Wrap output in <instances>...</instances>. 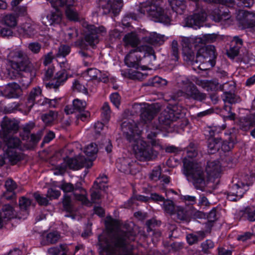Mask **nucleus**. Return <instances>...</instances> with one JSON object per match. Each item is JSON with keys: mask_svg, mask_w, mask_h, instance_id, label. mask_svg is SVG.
Masks as SVG:
<instances>
[{"mask_svg": "<svg viewBox=\"0 0 255 255\" xmlns=\"http://www.w3.org/2000/svg\"><path fill=\"white\" fill-rule=\"evenodd\" d=\"M139 106L141 107L140 122L144 124L149 123L155 116L157 111L155 107L148 104L143 103L138 104L135 103L133 108H137Z\"/></svg>", "mask_w": 255, "mask_h": 255, "instance_id": "nucleus-13", "label": "nucleus"}, {"mask_svg": "<svg viewBox=\"0 0 255 255\" xmlns=\"http://www.w3.org/2000/svg\"><path fill=\"white\" fill-rule=\"evenodd\" d=\"M202 251L205 253L208 254V251L214 247V243L210 240H207L201 244Z\"/></svg>", "mask_w": 255, "mask_h": 255, "instance_id": "nucleus-61", "label": "nucleus"}, {"mask_svg": "<svg viewBox=\"0 0 255 255\" xmlns=\"http://www.w3.org/2000/svg\"><path fill=\"white\" fill-rule=\"evenodd\" d=\"M61 20L62 14L58 10L50 12L46 16L45 19L43 18V22L46 25L57 24L60 23Z\"/></svg>", "mask_w": 255, "mask_h": 255, "instance_id": "nucleus-29", "label": "nucleus"}, {"mask_svg": "<svg viewBox=\"0 0 255 255\" xmlns=\"http://www.w3.org/2000/svg\"><path fill=\"white\" fill-rule=\"evenodd\" d=\"M68 247L67 245H61L58 247L51 248L48 250V253L51 255H57L61 251L63 252L62 255H69Z\"/></svg>", "mask_w": 255, "mask_h": 255, "instance_id": "nucleus-48", "label": "nucleus"}, {"mask_svg": "<svg viewBox=\"0 0 255 255\" xmlns=\"http://www.w3.org/2000/svg\"><path fill=\"white\" fill-rule=\"evenodd\" d=\"M207 13L204 10L187 17L184 19V26L197 29L202 26L207 18Z\"/></svg>", "mask_w": 255, "mask_h": 255, "instance_id": "nucleus-15", "label": "nucleus"}, {"mask_svg": "<svg viewBox=\"0 0 255 255\" xmlns=\"http://www.w3.org/2000/svg\"><path fill=\"white\" fill-rule=\"evenodd\" d=\"M7 60L8 65L16 72L25 71L28 69L29 59L22 50L15 49L11 51L7 56Z\"/></svg>", "mask_w": 255, "mask_h": 255, "instance_id": "nucleus-6", "label": "nucleus"}, {"mask_svg": "<svg viewBox=\"0 0 255 255\" xmlns=\"http://www.w3.org/2000/svg\"><path fill=\"white\" fill-rule=\"evenodd\" d=\"M141 46L143 47L142 50V53H143V58L142 59L143 63L151 66L154 65L156 56L152 47L147 45H141Z\"/></svg>", "mask_w": 255, "mask_h": 255, "instance_id": "nucleus-25", "label": "nucleus"}, {"mask_svg": "<svg viewBox=\"0 0 255 255\" xmlns=\"http://www.w3.org/2000/svg\"><path fill=\"white\" fill-rule=\"evenodd\" d=\"M14 212V210L11 206L5 204L3 206L2 211L0 213L3 218L9 219L15 216Z\"/></svg>", "mask_w": 255, "mask_h": 255, "instance_id": "nucleus-43", "label": "nucleus"}, {"mask_svg": "<svg viewBox=\"0 0 255 255\" xmlns=\"http://www.w3.org/2000/svg\"><path fill=\"white\" fill-rule=\"evenodd\" d=\"M73 3H74V2ZM73 5V4L69 6L66 5L67 6V8L65 11L66 15L67 18L70 20L78 21L79 19L78 13L73 8L70 7Z\"/></svg>", "mask_w": 255, "mask_h": 255, "instance_id": "nucleus-46", "label": "nucleus"}, {"mask_svg": "<svg viewBox=\"0 0 255 255\" xmlns=\"http://www.w3.org/2000/svg\"><path fill=\"white\" fill-rule=\"evenodd\" d=\"M34 197L38 203L41 206H46L48 204L49 201L46 197L40 195L38 193L34 194Z\"/></svg>", "mask_w": 255, "mask_h": 255, "instance_id": "nucleus-60", "label": "nucleus"}, {"mask_svg": "<svg viewBox=\"0 0 255 255\" xmlns=\"http://www.w3.org/2000/svg\"><path fill=\"white\" fill-rule=\"evenodd\" d=\"M111 111L109 104L107 102L104 103L101 108V116L102 120L108 122L111 118Z\"/></svg>", "mask_w": 255, "mask_h": 255, "instance_id": "nucleus-44", "label": "nucleus"}, {"mask_svg": "<svg viewBox=\"0 0 255 255\" xmlns=\"http://www.w3.org/2000/svg\"><path fill=\"white\" fill-rule=\"evenodd\" d=\"M211 18L216 22L227 21L229 24L233 21L231 14L229 11H222L219 8L212 10L210 15Z\"/></svg>", "mask_w": 255, "mask_h": 255, "instance_id": "nucleus-20", "label": "nucleus"}, {"mask_svg": "<svg viewBox=\"0 0 255 255\" xmlns=\"http://www.w3.org/2000/svg\"><path fill=\"white\" fill-rule=\"evenodd\" d=\"M73 107L72 108L69 106H66L65 108V112L67 114H72L75 110L80 112L84 110L86 107V103L78 99H76L73 101Z\"/></svg>", "mask_w": 255, "mask_h": 255, "instance_id": "nucleus-31", "label": "nucleus"}, {"mask_svg": "<svg viewBox=\"0 0 255 255\" xmlns=\"http://www.w3.org/2000/svg\"><path fill=\"white\" fill-rule=\"evenodd\" d=\"M142 39L144 42L151 44H161L163 42L162 37L155 32L149 33L148 35L143 37Z\"/></svg>", "mask_w": 255, "mask_h": 255, "instance_id": "nucleus-37", "label": "nucleus"}, {"mask_svg": "<svg viewBox=\"0 0 255 255\" xmlns=\"http://www.w3.org/2000/svg\"><path fill=\"white\" fill-rule=\"evenodd\" d=\"M60 236L57 232H52L46 236V241L49 244H55L59 239Z\"/></svg>", "mask_w": 255, "mask_h": 255, "instance_id": "nucleus-58", "label": "nucleus"}, {"mask_svg": "<svg viewBox=\"0 0 255 255\" xmlns=\"http://www.w3.org/2000/svg\"><path fill=\"white\" fill-rule=\"evenodd\" d=\"M3 143L7 146V149H16L19 147L20 145V139L13 135V134L6 135V140H4L3 138H0Z\"/></svg>", "mask_w": 255, "mask_h": 255, "instance_id": "nucleus-32", "label": "nucleus"}, {"mask_svg": "<svg viewBox=\"0 0 255 255\" xmlns=\"http://www.w3.org/2000/svg\"><path fill=\"white\" fill-rule=\"evenodd\" d=\"M21 93L20 86L13 83L8 84L1 92V94L7 98H17L21 95Z\"/></svg>", "mask_w": 255, "mask_h": 255, "instance_id": "nucleus-21", "label": "nucleus"}, {"mask_svg": "<svg viewBox=\"0 0 255 255\" xmlns=\"http://www.w3.org/2000/svg\"><path fill=\"white\" fill-rule=\"evenodd\" d=\"M224 83L227 84V86L226 87L227 90H224L225 92H224V94L222 96L223 101L225 103H228L230 104H235L239 102L240 101V99L238 96L232 93L228 92L226 91L229 89L228 87V86L230 87L231 90H233L234 88V86L231 84L229 85L227 81L224 82Z\"/></svg>", "mask_w": 255, "mask_h": 255, "instance_id": "nucleus-30", "label": "nucleus"}, {"mask_svg": "<svg viewBox=\"0 0 255 255\" xmlns=\"http://www.w3.org/2000/svg\"><path fill=\"white\" fill-rule=\"evenodd\" d=\"M195 82L197 85L206 89L207 91L217 90L218 89L221 90H227L226 88L227 84L224 83V82L222 81H221L220 84L218 82L214 81L197 79Z\"/></svg>", "mask_w": 255, "mask_h": 255, "instance_id": "nucleus-19", "label": "nucleus"}, {"mask_svg": "<svg viewBox=\"0 0 255 255\" xmlns=\"http://www.w3.org/2000/svg\"><path fill=\"white\" fill-rule=\"evenodd\" d=\"M175 213L176 214L177 219L181 221H187L191 216L189 211L181 206L176 207Z\"/></svg>", "mask_w": 255, "mask_h": 255, "instance_id": "nucleus-42", "label": "nucleus"}, {"mask_svg": "<svg viewBox=\"0 0 255 255\" xmlns=\"http://www.w3.org/2000/svg\"><path fill=\"white\" fill-rule=\"evenodd\" d=\"M99 253L101 255H133L128 246L134 237L130 233L118 231L113 237L111 235L99 236Z\"/></svg>", "mask_w": 255, "mask_h": 255, "instance_id": "nucleus-2", "label": "nucleus"}, {"mask_svg": "<svg viewBox=\"0 0 255 255\" xmlns=\"http://www.w3.org/2000/svg\"><path fill=\"white\" fill-rule=\"evenodd\" d=\"M177 84L180 89L176 93L177 97H183L187 99L199 101H202L206 98V94L201 93L188 77H181L178 80Z\"/></svg>", "mask_w": 255, "mask_h": 255, "instance_id": "nucleus-5", "label": "nucleus"}, {"mask_svg": "<svg viewBox=\"0 0 255 255\" xmlns=\"http://www.w3.org/2000/svg\"><path fill=\"white\" fill-rule=\"evenodd\" d=\"M38 26L35 24L26 22L24 23L21 28L25 35L29 37L34 36L37 33Z\"/></svg>", "mask_w": 255, "mask_h": 255, "instance_id": "nucleus-36", "label": "nucleus"}, {"mask_svg": "<svg viewBox=\"0 0 255 255\" xmlns=\"http://www.w3.org/2000/svg\"><path fill=\"white\" fill-rule=\"evenodd\" d=\"M2 22L3 24L9 28L15 27L17 24L16 16L12 14L9 13L5 15L2 18Z\"/></svg>", "mask_w": 255, "mask_h": 255, "instance_id": "nucleus-40", "label": "nucleus"}, {"mask_svg": "<svg viewBox=\"0 0 255 255\" xmlns=\"http://www.w3.org/2000/svg\"><path fill=\"white\" fill-rule=\"evenodd\" d=\"M143 48V46L139 45L128 52L125 58V63L127 66L135 69L139 67L142 61V57L140 54L142 53Z\"/></svg>", "mask_w": 255, "mask_h": 255, "instance_id": "nucleus-12", "label": "nucleus"}, {"mask_svg": "<svg viewBox=\"0 0 255 255\" xmlns=\"http://www.w3.org/2000/svg\"><path fill=\"white\" fill-rule=\"evenodd\" d=\"M58 116V113L56 111H50L47 113L41 116V119L43 123L47 126H51Z\"/></svg>", "mask_w": 255, "mask_h": 255, "instance_id": "nucleus-38", "label": "nucleus"}, {"mask_svg": "<svg viewBox=\"0 0 255 255\" xmlns=\"http://www.w3.org/2000/svg\"><path fill=\"white\" fill-rule=\"evenodd\" d=\"M60 191L54 188H50L47 192V197L49 200L57 199L60 195Z\"/></svg>", "mask_w": 255, "mask_h": 255, "instance_id": "nucleus-59", "label": "nucleus"}, {"mask_svg": "<svg viewBox=\"0 0 255 255\" xmlns=\"http://www.w3.org/2000/svg\"><path fill=\"white\" fill-rule=\"evenodd\" d=\"M83 25L86 28L85 41L92 47L97 44L99 42V37L104 35L107 32L106 28L103 26H97L87 23H84Z\"/></svg>", "mask_w": 255, "mask_h": 255, "instance_id": "nucleus-7", "label": "nucleus"}, {"mask_svg": "<svg viewBox=\"0 0 255 255\" xmlns=\"http://www.w3.org/2000/svg\"><path fill=\"white\" fill-rule=\"evenodd\" d=\"M116 166L120 171L132 175L138 173L140 169V166L137 163L129 157H120L117 159Z\"/></svg>", "mask_w": 255, "mask_h": 255, "instance_id": "nucleus-9", "label": "nucleus"}, {"mask_svg": "<svg viewBox=\"0 0 255 255\" xmlns=\"http://www.w3.org/2000/svg\"><path fill=\"white\" fill-rule=\"evenodd\" d=\"M28 49L34 54L38 53L41 48V45L38 42L30 43L28 45Z\"/></svg>", "mask_w": 255, "mask_h": 255, "instance_id": "nucleus-62", "label": "nucleus"}, {"mask_svg": "<svg viewBox=\"0 0 255 255\" xmlns=\"http://www.w3.org/2000/svg\"><path fill=\"white\" fill-rule=\"evenodd\" d=\"M106 226L110 232L117 230L119 228V222L112 218L107 219L106 221Z\"/></svg>", "mask_w": 255, "mask_h": 255, "instance_id": "nucleus-52", "label": "nucleus"}, {"mask_svg": "<svg viewBox=\"0 0 255 255\" xmlns=\"http://www.w3.org/2000/svg\"><path fill=\"white\" fill-rule=\"evenodd\" d=\"M245 217L250 222L255 221V209L246 208L244 211Z\"/></svg>", "mask_w": 255, "mask_h": 255, "instance_id": "nucleus-56", "label": "nucleus"}, {"mask_svg": "<svg viewBox=\"0 0 255 255\" xmlns=\"http://www.w3.org/2000/svg\"><path fill=\"white\" fill-rule=\"evenodd\" d=\"M221 171V166L219 161H214L207 163L206 171L209 178H218Z\"/></svg>", "mask_w": 255, "mask_h": 255, "instance_id": "nucleus-27", "label": "nucleus"}, {"mask_svg": "<svg viewBox=\"0 0 255 255\" xmlns=\"http://www.w3.org/2000/svg\"><path fill=\"white\" fill-rule=\"evenodd\" d=\"M70 52V47L66 45H62L59 46L58 51L57 54V57L62 56L65 57Z\"/></svg>", "mask_w": 255, "mask_h": 255, "instance_id": "nucleus-57", "label": "nucleus"}, {"mask_svg": "<svg viewBox=\"0 0 255 255\" xmlns=\"http://www.w3.org/2000/svg\"><path fill=\"white\" fill-rule=\"evenodd\" d=\"M183 54L184 56H187V60L192 61V65L194 66V69L196 70V68L201 70H205L210 67H212L211 65V62H198L197 64H194L195 61L194 60V52L190 49H188L186 51V48L183 49Z\"/></svg>", "mask_w": 255, "mask_h": 255, "instance_id": "nucleus-24", "label": "nucleus"}, {"mask_svg": "<svg viewBox=\"0 0 255 255\" xmlns=\"http://www.w3.org/2000/svg\"><path fill=\"white\" fill-rule=\"evenodd\" d=\"M5 155L8 161L12 165L16 164L21 159V156L16 152V149H6Z\"/></svg>", "mask_w": 255, "mask_h": 255, "instance_id": "nucleus-41", "label": "nucleus"}, {"mask_svg": "<svg viewBox=\"0 0 255 255\" xmlns=\"http://www.w3.org/2000/svg\"><path fill=\"white\" fill-rule=\"evenodd\" d=\"M222 140L220 138L209 137L208 140V152L213 154L220 148Z\"/></svg>", "mask_w": 255, "mask_h": 255, "instance_id": "nucleus-35", "label": "nucleus"}, {"mask_svg": "<svg viewBox=\"0 0 255 255\" xmlns=\"http://www.w3.org/2000/svg\"><path fill=\"white\" fill-rule=\"evenodd\" d=\"M140 124L137 125L132 120H128L122 123V130L127 139L130 142H133V149L136 158L140 161H148L154 158L157 152L154 149V147L162 149L159 140L156 139L157 134L160 130L158 128L148 127L146 130L147 138L152 147L145 141L140 138L139 134L140 129Z\"/></svg>", "mask_w": 255, "mask_h": 255, "instance_id": "nucleus-1", "label": "nucleus"}, {"mask_svg": "<svg viewBox=\"0 0 255 255\" xmlns=\"http://www.w3.org/2000/svg\"><path fill=\"white\" fill-rule=\"evenodd\" d=\"M41 92V89L39 87L34 88L31 91L26 103L28 111L30 110L34 105L36 98L40 96Z\"/></svg>", "mask_w": 255, "mask_h": 255, "instance_id": "nucleus-34", "label": "nucleus"}, {"mask_svg": "<svg viewBox=\"0 0 255 255\" xmlns=\"http://www.w3.org/2000/svg\"><path fill=\"white\" fill-rule=\"evenodd\" d=\"M123 45L125 47L136 48L140 43V39L135 32H130L125 34L123 38Z\"/></svg>", "mask_w": 255, "mask_h": 255, "instance_id": "nucleus-22", "label": "nucleus"}, {"mask_svg": "<svg viewBox=\"0 0 255 255\" xmlns=\"http://www.w3.org/2000/svg\"><path fill=\"white\" fill-rule=\"evenodd\" d=\"M73 194L76 200L81 202L83 204L88 205L89 201L87 198L86 190L81 186L80 182H77L74 186Z\"/></svg>", "mask_w": 255, "mask_h": 255, "instance_id": "nucleus-26", "label": "nucleus"}, {"mask_svg": "<svg viewBox=\"0 0 255 255\" xmlns=\"http://www.w3.org/2000/svg\"><path fill=\"white\" fill-rule=\"evenodd\" d=\"M205 237V233L203 231H200L196 233L187 235L186 240L190 245H192L197 243L198 241L202 240Z\"/></svg>", "mask_w": 255, "mask_h": 255, "instance_id": "nucleus-39", "label": "nucleus"}, {"mask_svg": "<svg viewBox=\"0 0 255 255\" xmlns=\"http://www.w3.org/2000/svg\"><path fill=\"white\" fill-rule=\"evenodd\" d=\"M65 161L68 167L74 170H78L83 167H90L92 165L90 160L82 156L74 158H67Z\"/></svg>", "mask_w": 255, "mask_h": 255, "instance_id": "nucleus-18", "label": "nucleus"}, {"mask_svg": "<svg viewBox=\"0 0 255 255\" xmlns=\"http://www.w3.org/2000/svg\"><path fill=\"white\" fill-rule=\"evenodd\" d=\"M163 209L164 211L169 215L175 214L176 207L173 202L170 200H167L163 201Z\"/></svg>", "mask_w": 255, "mask_h": 255, "instance_id": "nucleus-47", "label": "nucleus"}, {"mask_svg": "<svg viewBox=\"0 0 255 255\" xmlns=\"http://www.w3.org/2000/svg\"><path fill=\"white\" fill-rule=\"evenodd\" d=\"M84 80L83 78L75 80L73 82L72 89L74 91L82 93L85 94H88L87 88L92 84V81H89L87 84V87L84 85Z\"/></svg>", "mask_w": 255, "mask_h": 255, "instance_id": "nucleus-33", "label": "nucleus"}, {"mask_svg": "<svg viewBox=\"0 0 255 255\" xmlns=\"http://www.w3.org/2000/svg\"><path fill=\"white\" fill-rule=\"evenodd\" d=\"M31 200L25 197H22L19 200V206L22 211H26L31 205Z\"/></svg>", "mask_w": 255, "mask_h": 255, "instance_id": "nucleus-54", "label": "nucleus"}, {"mask_svg": "<svg viewBox=\"0 0 255 255\" xmlns=\"http://www.w3.org/2000/svg\"><path fill=\"white\" fill-rule=\"evenodd\" d=\"M183 172L196 189L204 191L206 186L205 175L201 164L185 158Z\"/></svg>", "mask_w": 255, "mask_h": 255, "instance_id": "nucleus-3", "label": "nucleus"}, {"mask_svg": "<svg viewBox=\"0 0 255 255\" xmlns=\"http://www.w3.org/2000/svg\"><path fill=\"white\" fill-rule=\"evenodd\" d=\"M237 19L243 28L255 25V14L252 12L240 11L237 15Z\"/></svg>", "mask_w": 255, "mask_h": 255, "instance_id": "nucleus-17", "label": "nucleus"}, {"mask_svg": "<svg viewBox=\"0 0 255 255\" xmlns=\"http://www.w3.org/2000/svg\"><path fill=\"white\" fill-rule=\"evenodd\" d=\"M107 177L103 176L101 178H98L95 182L93 189L92 190L91 196V200L93 203H97L101 198V194L99 189H102L104 186L102 183H107Z\"/></svg>", "mask_w": 255, "mask_h": 255, "instance_id": "nucleus-23", "label": "nucleus"}, {"mask_svg": "<svg viewBox=\"0 0 255 255\" xmlns=\"http://www.w3.org/2000/svg\"><path fill=\"white\" fill-rule=\"evenodd\" d=\"M234 144V142L231 140L222 141L220 148L225 152L229 151L233 148Z\"/></svg>", "mask_w": 255, "mask_h": 255, "instance_id": "nucleus-64", "label": "nucleus"}, {"mask_svg": "<svg viewBox=\"0 0 255 255\" xmlns=\"http://www.w3.org/2000/svg\"><path fill=\"white\" fill-rule=\"evenodd\" d=\"M248 189V185L241 181H238L231 187L227 196L230 201H237L241 199Z\"/></svg>", "mask_w": 255, "mask_h": 255, "instance_id": "nucleus-16", "label": "nucleus"}, {"mask_svg": "<svg viewBox=\"0 0 255 255\" xmlns=\"http://www.w3.org/2000/svg\"><path fill=\"white\" fill-rule=\"evenodd\" d=\"M1 130L0 131V138L6 140V136L17 132L19 128L18 122L14 119L4 117L0 124Z\"/></svg>", "mask_w": 255, "mask_h": 255, "instance_id": "nucleus-10", "label": "nucleus"}, {"mask_svg": "<svg viewBox=\"0 0 255 255\" xmlns=\"http://www.w3.org/2000/svg\"><path fill=\"white\" fill-rule=\"evenodd\" d=\"M171 56L172 60L177 61L179 58V49L177 41L173 40L171 44Z\"/></svg>", "mask_w": 255, "mask_h": 255, "instance_id": "nucleus-53", "label": "nucleus"}, {"mask_svg": "<svg viewBox=\"0 0 255 255\" xmlns=\"http://www.w3.org/2000/svg\"><path fill=\"white\" fill-rule=\"evenodd\" d=\"M100 74L101 72L96 68H90L86 71V74L91 79H98Z\"/></svg>", "mask_w": 255, "mask_h": 255, "instance_id": "nucleus-63", "label": "nucleus"}, {"mask_svg": "<svg viewBox=\"0 0 255 255\" xmlns=\"http://www.w3.org/2000/svg\"><path fill=\"white\" fill-rule=\"evenodd\" d=\"M98 149L97 145L91 143L88 145L84 149V152L88 156H93L98 152Z\"/></svg>", "mask_w": 255, "mask_h": 255, "instance_id": "nucleus-50", "label": "nucleus"}, {"mask_svg": "<svg viewBox=\"0 0 255 255\" xmlns=\"http://www.w3.org/2000/svg\"><path fill=\"white\" fill-rule=\"evenodd\" d=\"M216 57L215 47L213 45H209L199 48L197 51L196 58L194 64H197L198 62H211V65H215L214 60Z\"/></svg>", "mask_w": 255, "mask_h": 255, "instance_id": "nucleus-8", "label": "nucleus"}, {"mask_svg": "<svg viewBox=\"0 0 255 255\" xmlns=\"http://www.w3.org/2000/svg\"><path fill=\"white\" fill-rule=\"evenodd\" d=\"M216 39V35L214 34H207L202 37H197L195 39V43L204 44L206 42H213Z\"/></svg>", "mask_w": 255, "mask_h": 255, "instance_id": "nucleus-45", "label": "nucleus"}, {"mask_svg": "<svg viewBox=\"0 0 255 255\" xmlns=\"http://www.w3.org/2000/svg\"><path fill=\"white\" fill-rule=\"evenodd\" d=\"M123 6V0H99V6L103 9V13H110L115 15L119 13Z\"/></svg>", "mask_w": 255, "mask_h": 255, "instance_id": "nucleus-11", "label": "nucleus"}, {"mask_svg": "<svg viewBox=\"0 0 255 255\" xmlns=\"http://www.w3.org/2000/svg\"><path fill=\"white\" fill-rule=\"evenodd\" d=\"M11 10L14 12L17 18L19 16H26L27 14V7L25 5L15 7L11 8Z\"/></svg>", "mask_w": 255, "mask_h": 255, "instance_id": "nucleus-51", "label": "nucleus"}, {"mask_svg": "<svg viewBox=\"0 0 255 255\" xmlns=\"http://www.w3.org/2000/svg\"><path fill=\"white\" fill-rule=\"evenodd\" d=\"M182 107L178 106H173L172 108H167L161 113L159 120L168 124L169 122L175 121L182 116Z\"/></svg>", "mask_w": 255, "mask_h": 255, "instance_id": "nucleus-14", "label": "nucleus"}, {"mask_svg": "<svg viewBox=\"0 0 255 255\" xmlns=\"http://www.w3.org/2000/svg\"><path fill=\"white\" fill-rule=\"evenodd\" d=\"M180 199L182 202L187 205H193L197 202L196 197L194 196L189 195H181Z\"/></svg>", "mask_w": 255, "mask_h": 255, "instance_id": "nucleus-55", "label": "nucleus"}, {"mask_svg": "<svg viewBox=\"0 0 255 255\" xmlns=\"http://www.w3.org/2000/svg\"><path fill=\"white\" fill-rule=\"evenodd\" d=\"M138 11L141 14H147L155 22L169 24L171 21L170 10L163 9L152 1L142 3Z\"/></svg>", "mask_w": 255, "mask_h": 255, "instance_id": "nucleus-4", "label": "nucleus"}, {"mask_svg": "<svg viewBox=\"0 0 255 255\" xmlns=\"http://www.w3.org/2000/svg\"><path fill=\"white\" fill-rule=\"evenodd\" d=\"M167 82L165 79H162L158 76H155L148 80L147 85L154 87L165 86Z\"/></svg>", "mask_w": 255, "mask_h": 255, "instance_id": "nucleus-49", "label": "nucleus"}, {"mask_svg": "<svg viewBox=\"0 0 255 255\" xmlns=\"http://www.w3.org/2000/svg\"><path fill=\"white\" fill-rule=\"evenodd\" d=\"M67 79L68 71H59L48 84L51 88H57L65 82Z\"/></svg>", "mask_w": 255, "mask_h": 255, "instance_id": "nucleus-28", "label": "nucleus"}]
</instances>
